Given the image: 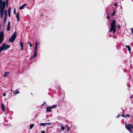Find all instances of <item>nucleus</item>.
Segmentation results:
<instances>
[{
    "label": "nucleus",
    "mask_w": 133,
    "mask_h": 133,
    "mask_svg": "<svg viewBox=\"0 0 133 133\" xmlns=\"http://www.w3.org/2000/svg\"><path fill=\"white\" fill-rule=\"evenodd\" d=\"M19 12H17L16 15V17L17 18V21L19 22L20 20V18L19 16Z\"/></svg>",
    "instance_id": "1a4fd4ad"
},
{
    "label": "nucleus",
    "mask_w": 133,
    "mask_h": 133,
    "mask_svg": "<svg viewBox=\"0 0 133 133\" xmlns=\"http://www.w3.org/2000/svg\"><path fill=\"white\" fill-rule=\"evenodd\" d=\"M125 47L128 48V50L130 51V52L131 49L130 46L129 45H125Z\"/></svg>",
    "instance_id": "4468645a"
},
{
    "label": "nucleus",
    "mask_w": 133,
    "mask_h": 133,
    "mask_svg": "<svg viewBox=\"0 0 133 133\" xmlns=\"http://www.w3.org/2000/svg\"><path fill=\"white\" fill-rule=\"evenodd\" d=\"M51 123H45V124H46H46H48L49 125H50Z\"/></svg>",
    "instance_id": "c756f323"
},
{
    "label": "nucleus",
    "mask_w": 133,
    "mask_h": 133,
    "mask_svg": "<svg viewBox=\"0 0 133 133\" xmlns=\"http://www.w3.org/2000/svg\"><path fill=\"white\" fill-rule=\"evenodd\" d=\"M130 30L131 31V33L133 35V28H131Z\"/></svg>",
    "instance_id": "393cba45"
},
{
    "label": "nucleus",
    "mask_w": 133,
    "mask_h": 133,
    "mask_svg": "<svg viewBox=\"0 0 133 133\" xmlns=\"http://www.w3.org/2000/svg\"><path fill=\"white\" fill-rule=\"evenodd\" d=\"M115 11H116L115 10H114L113 13H114L115 14Z\"/></svg>",
    "instance_id": "a19ab883"
},
{
    "label": "nucleus",
    "mask_w": 133,
    "mask_h": 133,
    "mask_svg": "<svg viewBox=\"0 0 133 133\" xmlns=\"http://www.w3.org/2000/svg\"><path fill=\"white\" fill-rule=\"evenodd\" d=\"M3 42V41L0 40V44Z\"/></svg>",
    "instance_id": "c03bdc74"
},
{
    "label": "nucleus",
    "mask_w": 133,
    "mask_h": 133,
    "mask_svg": "<svg viewBox=\"0 0 133 133\" xmlns=\"http://www.w3.org/2000/svg\"><path fill=\"white\" fill-rule=\"evenodd\" d=\"M3 2L2 0H0V6L1 5V4H2Z\"/></svg>",
    "instance_id": "c85d7f7f"
},
{
    "label": "nucleus",
    "mask_w": 133,
    "mask_h": 133,
    "mask_svg": "<svg viewBox=\"0 0 133 133\" xmlns=\"http://www.w3.org/2000/svg\"><path fill=\"white\" fill-rule=\"evenodd\" d=\"M7 11L6 10H5L4 11V17L7 18L8 15L7 13Z\"/></svg>",
    "instance_id": "f3484780"
},
{
    "label": "nucleus",
    "mask_w": 133,
    "mask_h": 133,
    "mask_svg": "<svg viewBox=\"0 0 133 133\" xmlns=\"http://www.w3.org/2000/svg\"><path fill=\"white\" fill-rule=\"evenodd\" d=\"M35 46H38V42H35Z\"/></svg>",
    "instance_id": "cd10ccee"
},
{
    "label": "nucleus",
    "mask_w": 133,
    "mask_h": 133,
    "mask_svg": "<svg viewBox=\"0 0 133 133\" xmlns=\"http://www.w3.org/2000/svg\"><path fill=\"white\" fill-rule=\"evenodd\" d=\"M10 91H11L12 92L14 91L12 89H11Z\"/></svg>",
    "instance_id": "79ce46f5"
},
{
    "label": "nucleus",
    "mask_w": 133,
    "mask_h": 133,
    "mask_svg": "<svg viewBox=\"0 0 133 133\" xmlns=\"http://www.w3.org/2000/svg\"><path fill=\"white\" fill-rule=\"evenodd\" d=\"M18 89H16V91H14L13 92V94L14 95H16L17 94H19V92L18 91Z\"/></svg>",
    "instance_id": "f8f14e48"
},
{
    "label": "nucleus",
    "mask_w": 133,
    "mask_h": 133,
    "mask_svg": "<svg viewBox=\"0 0 133 133\" xmlns=\"http://www.w3.org/2000/svg\"><path fill=\"white\" fill-rule=\"evenodd\" d=\"M17 35V33L16 31H15L13 34L12 36L9 39V42L12 43L15 40Z\"/></svg>",
    "instance_id": "7ed1b4c3"
},
{
    "label": "nucleus",
    "mask_w": 133,
    "mask_h": 133,
    "mask_svg": "<svg viewBox=\"0 0 133 133\" xmlns=\"http://www.w3.org/2000/svg\"><path fill=\"white\" fill-rule=\"evenodd\" d=\"M37 47L38 46H35V47L34 48V49L35 50V51H34V55L30 58V60L31 59L37 56Z\"/></svg>",
    "instance_id": "20e7f679"
},
{
    "label": "nucleus",
    "mask_w": 133,
    "mask_h": 133,
    "mask_svg": "<svg viewBox=\"0 0 133 133\" xmlns=\"http://www.w3.org/2000/svg\"><path fill=\"white\" fill-rule=\"evenodd\" d=\"M8 74H10V73L8 72H5L3 75L4 77H5L8 76Z\"/></svg>",
    "instance_id": "dca6fc26"
},
{
    "label": "nucleus",
    "mask_w": 133,
    "mask_h": 133,
    "mask_svg": "<svg viewBox=\"0 0 133 133\" xmlns=\"http://www.w3.org/2000/svg\"><path fill=\"white\" fill-rule=\"evenodd\" d=\"M107 18L108 20H109L110 19V16L109 15H108L107 16Z\"/></svg>",
    "instance_id": "72a5a7b5"
},
{
    "label": "nucleus",
    "mask_w": 133,
    "mask_h": 133,
    "mask_svg": "<svg viewBox=\"0 0 133 133\" xmlns=\"http://www.w3.org/2000/svg\"><path fill=\"white\" fill-rule=\"evenodd\" d=\"M66 127H67L68 128V125H66Z\"/></svg>",
    "instance_id": "de8ad7c7"
},
{
    "label": "nucleus",
    "mask_w": 133,
    "mask_h": 133,
    "mask_svg": "<svg viewBox=\"0 0 133 133\" xmlns=\"http://www.w3.org/2000/svg\"><path fill=\"white\" fill-rule=\"evenodd\" d=\"M6 3L8 4V0H6Z\"/></svg>",
    "instance_id": "ea45409f"
},
{
    "label": "nucleus",
    "mask_w": 133,
    "mask_h": 133,
    "mask_svg": "<svg viewBox=\"0 0 133 133\" xmlns=\"http://www.w3.org/2000/svg\"><path fill=\"white\" fill-rule=\"evenodd\" d=\"M1 52L0 51V53H1Z\"/></svg>",
    "instance_id": "8fccbe9b"
},
{
    "label": "nucleus",
    "mask_w": 133,
    "mask_h": 133,
    "mask_svg": "<svg viewBox=\"0 0 133 133\" xmlns=\"http://www.w3.org/2000/svg\"><path fill=\"white\" fill-rule=\"evenodd\" d=\"M51 108L50 107H47L46 108V111L47 112H52V111L51 110Z\"/></svg>",
    "instance_id": "6e6552de"
},
{
    "label": "nucleus",
    "mask_w": 133,
    "mask_h": 133,
    "mask_svg": "<svg viewBox=\"0 0 133 133\" xmlns=\"http://www.w3.org/2000/svg\"><path fill=\"white\" fill-rule=\"evenodd\" d=\"M14 13L15 14H16V10L15 8H14Z\"/></svg>",
    "instance_id": "a878e982"
},
{
    "label": "nucleus",
    "mask_w": 133,
    "mask_h": 133,
    "mask_svg": "<svg viewBox=\"0 0 133 133\" xmlns=\"http://www.w3.org/2000/svg\"><path fill=\"white\" fill-rule=\"evenodd\" d=\"M4 49L2 47V45L1 47L0 46V51L1 52L3 50H4Z\"/></svg>",
    "instance_id": "412c9836"
},
{
    "label": "nucleus",
    "mask_w": 133,
    "mask_h": 133,
    "mask_svg": "<svg viewBox=\"0 0 133 133\" xmlns=\"http://www.w3.org/2000/svg\"><path fill=\"white\" fill-rule=\"evenodd\" d=\"M130 116V115L129 114H127L125 115V117H129Z\"/></svg>",
    "instance_id": "bb28decb"
},
{
    "label": "nucleus",
    "mask_w": 133,
    "mask_h": 133,
    "mask_svg": "<svg viewBox=\"0 0 133 133\" xmlns=\"http://www.w3.org/2000/svg\"><path fill=\"white\" fill-rule=\"evenodd\" d=\"M120 116V115H118L117 116V117H118V116Z\"/></svg>",
    "instance_id": "49530a36"
},
{
    "label": "nucleus",
    "mask_w": 133,
    "mask_h": 133,
    "mask_svg": "<svg viewBox=\"0 0 133 133\" xmlns=\"http://www.w3.org/2000/svg\"><path fill=\"white\" fill-rule=\"evenodd\" d=\"M132 98L131 96H130V98Z\"/></svg>",
    "instance_id": "09e8293b"
},
{
    "label": "nucleus",
    "mask_w": 133,
    "mask_h": 133,
    "mask_svg": "<svg viewBox=\"0 0 133 133\" xmlns=\"http://www.w3.org/2000/svg\"><path fill=\"white\" fill-rule=\"evenodd\" d=\"M7 18L6 17H4V24H5L6 22V19Z\"/></svg>",
    "instance_id": "4be33fe9"
},
{
    "label": "nucleus",
    "mask_w": 133,
    "mask_h": 133,
    "mask_svg": "<svg viewBox=\"0 0 133 133\" xmlns=\"http://www.w3.org/2000/svg\"><path fill=\"white\" fill-rule=\"evenodd\" d=\"M46 104V103L44 102V103L42 104V105L43 106H44V105Z\"/></svg>",
    "instance_id": "7c9ffc66"
},
{
    "label": "nucleus",
    "mask_w": 133,
    "mask_h": 133,
    "mask_svg": "<svg viewBox=\"0 0 133 133\" xmlns=\"http://www.w3.org/2000/svg\"><path fill=\"white\" fill-rule=\"evenodd\" d=\"M3 95L5 97L6 96V94L5 93H3Z\"/></svg>",
    "instance_id": "c9c22d12"
},
{
    "label": "nucleus",
    "mask_w": 133,
    "mask_h": 133,
    "mask_svg": "<svg viewBox=\"0 0 133 133\" xmlns=\"http://www.w3.org/2000/svg\"><path fill=\"white\" fill-rule=\"evenodd\" d=\"M121 116L122 117H125V115H124V114H122L121 115Z\"/></svg>",
    "instance_id": "f704fd0d"
},
{
    "label": "nucleus",
    "mask_w": 133,
    "mask_h": 133,
    "mask_svg": "<svg viewBox=\"0 0 133 133\" xmlns=\"http://www.w3.org/2000/svg\"><path fill=\"white\" fill-rule=\"evenodd\" d=\"M67 129L68 130H69V127Z\"/></svg>",
    "instance_id": "37998d69"
},
{
    "label": "nucleus",
    "mask_w": 133,
    "mask_h": 133,
    "mask_svg": "<svg viewBox=\"0 0 133 133\" xmlns=\"http://www.w3.org/2000/svg\"><path fill=\"white\" fill-rule=\"evenodd\" d=\"M28 43L29 44V45H30V47H32V44H31L30 42H28Z\"/></svg>",
    "instance_id": "2f4dec72"
},
{
    "label": "nucleus",
    "mask_w": 133,
    "mask_h": 133,
    "mask_svg": "<svg viewBox=\"0 0 133 133\" xmlns=\"http://www.w3.org/2000/svg\"><path fill=\"white\" fill-rule=\"evenodd\" d=\"M125 127L129 131L130 133H133V126L130 124H127L126 123H125Z\"/></svg>",
    "instance_id": "f03ea898"
},
{
    "label": "nucleus",
    "mask_w": 133,
    "mask_h": 133,
    "mask_svg": "<svg viewBox=\"0 0 133 133\" xmlns=\"http://www.w3.org/2000/svg\"><path fill=\"white\" fill-rule=\"evenodd\" d=\"M61 129H62L63 130H64L65 129V127L63 126H61Z\"/></svg>",
    "instance_id": "b1692460"
},
{
    "label": "nucleus",
    "mask_w": 133,
    "mask_h": 133,
    "mask_svg": "<svg viewBox=\"0 0 133 133\" xmlns=\"http://www.w3.org/2000/svg\"><path fill=\"white\" fill-rule=\"evenodd\" d=\"M41 133H45V131H41Z\"/></svg>",
    "instance_id": "4c0bfd02"
},
{
    "label": "nucleus",
    "mask_w": 133,
    "mask_h": 133,
    "mask_svg": "<svg viewBox=\"0 0 133 133\" xmlns=\"http://www.w3.org/2000/svg\"><path fill=\"white\" fill-rule=\"evenodd\" d=\"M116 21L114 19L112 20V22L111 23V28L110 29V31L111 32L113 31V33H114L116 31V25H115Z\"/></svg>",
    "instance_id": "f257e3e1"
},
{
    "label": "nucleus",
    "mask_w": 133,
    "mask_h": 133,
    "mask_svg": "<svg viewBox=\"0 0 133 133\" xmlns=\"http://www.w3.org/2000/svg\"><path fill=\"white\" fill-rule=\"evenodd\" d=\"M34 125V124H30V129H31L33 128Z\"/></svg>",
    "instance_id": "6ab92c4d"
},
{
    "label": "nucleus",
    "mask_w": 133,
    "mask_h": 133,
    "mask_svg": "<svg viewBox=\"0 0 133 133\" xmlns=\"http://www.w3.org/2000/svg\"><path fill=\"white\" fill-rule=\"evenodd\" d=\"M2 46V47L4 49V50H5L9 48L10 47V46L9 45L6 44L5 43H3Z\"/></svg>",
    "instance_id": "39448f33"
},
{
    "label": "nucleus",
    "mask_w": 133,
    "mask_h": 133,
    "mask_svg": "<svg viewBox=\"0 0 133 133\" xmlns=\"http://www.w3.org/2000/svg\"><path fill=\"white\" fill-rule=\"evenodd\" d=\"M20 46H21V49L23 50V43L21 42V40Z\"/></svg>",
    "instance_id": "9b49d317"
},
{
    "label": "nucleus",
    "mask_w": 133,
    "mask_h": 133,
    "mask_svg": "<svg viewBox=\"0 0 133 133\" xmlns=\"http://www.w3.org/2000/svg\"><path fill=\"white\" fill-rule=\"evenodd\" d=\"M27 4H23L22 6H20L19 8V9H22L24 8V7Z\"/></svg>",
    "instance_id": "9d476101"
},
{
    "label": "nucleus",
    "mask_w": 133,
    "mask_h": 133,
    "mask_svg": "<svg viewBox=\"0 0 133 133\" xmlns=\"http://www.w3.org/2000/svg\"><path fill=\"white\" fill-rule=\"evenodd\" d=\"M115 14V13H112V14L111 15L112 16H114Z\"/></svg>",
    "instance_id": "e433bc0d"
},
{
    "label": "nucleus",
    "mask_w": 133,
    "mask_h": 133,
    "mask_svg": "<svg viewBox=\"0 0 133 133\" xmlns=\"http://www.w3.org/2000/svg\"><path fill=\"white\" fill-rule=\"evenodd\" d=\"M4 33L3 31H1L0 33V40L3 41L4 40Z\"/></svg>",
    "instance_id": "423d86ee"
},
{
    "label": "nucleus",
    "mask_w": 133,
    "mask_h": 133,
    "mask_svg": "<svg viewBox=\"0 0 133 133\" xmlns=\"http://www.w3.org/2000/svg\"><path fill=\"white\" fill-rule=\"evenodd\" d=\"M117 5V3H114V6H116Z\"/></svg>",
    "instance_id": "473e14b6"
},
{
    "label": "nucleus",
    "mask_w": 133,
    "mask_h": 133,
    "mask_svg": "<svg viewBox=\"0 0 133 133\" xmlns=\"http://www.w3.org/2000/svg\"><path fill=\"white\" fill-rule=\"evenodd\" d=\"M4 13V11H0V15H1V18H2Z\"/></svg>",
    "instance_id": "a211bd4d"
},
{
    "label": "nucleus",
    "mask_w": 133,
    "mask_h": 133,
    "mask_svg": "<svg viewBox=\"0 0 133 133\" xmlns=\"http://www.w3.org/2000/svg\"><path fill=\"white\" fill-rule=\"evenodd\" d=\"M11 9V7H9L8 10V16L9 17L10 16Z\"/></svg>",
    "instance_id": "ddd939ff"
},
{
    "label": "nucleus",
    "mask_w": 133,
    "mask_h": 133,
    "mask_svg": "<svg viewBox=\"0 0 133 133\" xmlns=\"http://www.w3.org/2000/svg\"><path fill=\"white\" fill-rule=\"evenodd\" d=\"M8 4L6 3V6L7 7H8Z\"/></svg>",
    "instance_id": "a18cd8bd"
},
{
    "label": "nucleus",
    "mask_w": 133,
    "mask_h": 133,
    "mask_svg": "<svg viewBox=\"0 0 133 133\" xmlns=\"http://www.w3.org/2000/svg\"><path fill=\"white\" fill-rule=\"evenodd\" d=\"M45 125H46L45 123H41L40 124V126L42 125L43 126H45Z\"/></svg>",
    "instance_id": "5701e85b"
},
{
    "label": "nucleus",
    "mask_w": 133,
    "mask_h": 133,
    "mask_svg": "<svg viewBox=\"0 0 133 133\" xmlns=\"http://www.w3.org/2000/svg\"><path fill=\"white\" fill-rule=\"evenodd\" d=\"M1 108L3 111H4L5 109V106L3 103L1 104Z\"/></svg>",
    "instance_id": "2eb2a0df"
},
{
    "label": "nucleus",
    "mask_w": 133,
    "mask_h": 133,
    "mask_svg": "<svg viewBox=\"0 0 133 133\" xmlns=\"http://www.w3.org/2000/svg\"><path fill=\"white\" fill-rule=\"evenodd\" d=\"M118 28H119V29H120V25L119 24H118Z\"/></svg>",
    "instance_id": "58836bf2"
},
{
    "label": "nucleus",
    "mask_w": 133,
    "mask_h": 133,
    "mask_svg": "<svg viewBox=\"0 0 133 133\" xmlns=\"http://www.w3.org/2000/svg\"><path fill=\"white\" fill-rule=\"evenodd\" d=\"M51 109L54 108H55L56 107H57V105H53L52 106H50Z\"/></svg>",
    "instance_id": "aec40b11"
},
{
    "label": "nucleus",
    "mask_w": 133,
    "mask_h": 133,
    "mask_svg": "<svg viewBox=\"0 0 133 133\" xmlns=\"http://www.w3.org/2000/svg\"><path fill=\"white\" fill-rule=\"evenodd\" d=\"M10 23L9 21H8V23L7 26V30L8 31L10 30Z\"/></svg>",
    "instance_id": "0eeeda50"
}]
</instances>
